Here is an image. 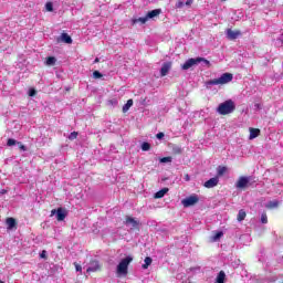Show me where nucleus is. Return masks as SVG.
I'll return each mask as SVG.
<instances>
[{
  "instance_id": "nucleus-1",
  "label": "nucleus",
  "mask_w": 283,
  "mask_h": 283,
  "mask_svg": "<svg viewBox=\"0 0 283 283\" xmlns=\"http://www.w3.org/2000/svg\"><path fill=\"white\" fill-rule=\"evenodd\" d=\"M231 81H233V74L223 73L220 75V77L206 81L205 85H206L207 90H211V87H213V85H227V84L231 83Z\"/></svg>"
},
{
  "instance_id": "nucleus-2",
  "label": "nucleus",
  "mask_w": 283,
  "mask_h": 283,
  "mask_svg": "<svg viewBox=\"0 0 283 283\" xmlns=\"http://www.w3.org/2000/svg\"><path fill=\"white\" fill-rule=\"evenodd\" d=\"M217 112L221 116L233 114V112H235V102L233 99H227L226 102L219 104Z\"/></svg>"
},
{
  "instance_id": "nucleus-3",
  "label": "nucleus",
  "mask_w": 283,
  "mask_h": 283,
  "mask_svg": "<svg viewBox=\"0 0 283 283\" xmlns=\"http://www.w3.org/2000/svg\"><path fill=\"white\" fill-rule=\"evenodd\" d=\"M132 262H134V256H132V255H128V256L122 259L116 269L117 275H119V276L127 275L129 264H132Z\"/></svg>"
},
{
  "instance_id": "nucleus-4",
  "label": "nucleus",
  "mask_w": 283,
  "mask_h": 283,
  "mask_svg": "<svg viewBox=\"0 0 283 283\" xmlns=\"http://www.w3.org/2000/svg\"><path fill=\"white\" fill-rule=\"evenodd\" d=\"M198 63H205V65H209V60H205V57L189 59L182 64L181 69L189 70L193 67V65H198Z\"/></svg>"
},
{
  "instance_id": "nucleus-5",
  "label": "nucleus",
  "mask_w": 283,
  "mask_h": 283,
  "mask_svg": "<svg viewBox=\"0 0 283 283\" xmlns=\"http://www.w3.org/2000/svg\"><path fill=\"white\" fill-rule=\"evenodd\" d=\"M199 201H200V198L198 197V195H192L184 199L181 201V205H184V207H193V205H198Z\"/></svg>"
},
{
  "instance_id": "nucleus-6",
  "label": "nucleus",
  "mask_w": 283,
  "mask_h": 283,
  "mask_svg": "<svg viewBox=\"0 0 283 283\" xmlns=\"http://www.w3.org/2000/svg\"><path fill=\"white\" fill-rule=\"evenodd\" d=\"M96 271H101V263L96 260H93L88 263L86 273H96Z\"/></svg>"
},
{
  "instance_id": "nucleus-7",
  "label": "nucleus",
  "mask_w": 283,
  "mask_h": 283,
  "mask_svg": "<svg viewBox=\"0 0 283 283\" xmlns=\"http://www.w3.org/2000/svg\"><path fill=\"white\" fill-rule=\"evenodd\" d=\"M251 182V177H240L237 181V189H244V187H248Z\"/></svg>"
},
{
  "instance_id": "nucleus-8",
  "label": "nucleus",
  "mask_w": 283,
  "mask_h": 283,
  "mask_svg": "<svg viewBox=\"0 0 283 283\" xmlns=\"http://www.w3.org/2000/svg\"><path fill=\"white\" fill-rule=\"evenodd\" d=\"M51 214L52 216H55L56 214V220L59 221V222H63V220H65V218H66V213H65V211H63L61 208H59L57 210L56 209H53L52 211H51Z\"/></svg>"
},
{
  "instance_id": "nucleus-9",
  "label": "nucleus",
  "mask_w": 283,
  "mask_h": 283,
  "mask_svg": "<svg viewBox=\"0 0 283 283\" xmlns=\"http://www.w3.org/2000/svg\"><path fill=\"white\" fill-rule=\"evenodd\" d=\"M218 182H220V179L218 177L210 178L203 184V187L206 189H213V187H218Z\"/></svg>"
},
{
  "instance_id": "nucleus-10",
  "label": "nucleus",
  "mask_w": 283,
  "mask_h": 283,
  "mask_svg": "<svg viewBox=\"0 0 283 283\" xmlns=\"http://www.w3.org/2000/svg\"><path fill=\"white\" fill-rule=\"evenodd\" d=\"M240 34H242L240 31H233L231 29L227 30V38L230 41H235V39H238V36H240Z\"/></svg>"
},
{
  "instance_id": "nucleus-11",
  "label": "nucleus",
  "mask_w": 283,
  "mask_h": 283,
  "mask_svg": "<svg viewBox=\"0 0 283 283\" xmlns=\"http://www.w3.org/2000/svg\"><path fill=\"white\" fill-rule=\"evenodd\" d=\"M126 227H130V229H136L139 224L138 221H136V219L132 218V217H126V221H125Z\"/></svg>"
},
{
  "instance_id": "nucleus-12",
  "label": "nucleus",
  "mask_w": 283,
  "mask_h": 283,
  "mask_svg": "<svg viewBox=\"0 0 283 283\" xmlns=\"http://www.w3.org/2000/svg\"><path fill=\"white\" fill-rule=\"evenodd\" d=\"M171 70V62H165L160 70L161 76H167L169 74V71Z\"/></svg>"
},
{
  "instance_id": "nucleus-13",
  "label": "nucleus",
  "mask_w": 283,
  "mask_h": 283,
  "mask_svg": "<svg viewBox=\"0 0 283 283\" xmlns=\"http://www.w3.org/2000/svg\"><path fill=\"white\" fill-rule=\"evenodd\" d=\"M160 12H163V10H160V9H155V10L148 11L146 14V18L148 19V21H149V19H156V17L160 15Z\"/></svg>"
},
{
  "instance_id": "nucleus-14",
  "label": "nucleus",
  "mask_w": 283,
  "mask_h": 283,
  "mask_svg": "<svg viewBox=\"0 0 283 283\" xmlns=\"http://www.w3.org/2000/svg\"><path fill=\"white\" fill-rule=\"evenodd\" d=\"M60 41L62 43L71 44L72 43V36H70V34H67V33H62L61 36L57 38L59 43H60Z\"/></svg>"
},
{
  "instance_id": "nucleus-15",
  "label": "nucleus",
  "mask_w": 283,
  "mask_h": 283,
  "mask_svg": "<svg viewBox=\"0 0 283 283\" xmlns=\"http://www.w3.org/2000/svg\"><path fill=\"white\" fill-rule=\"evenodd\" d=\"M147 21H149L147 19V15L142 17V18H137V19H133L132 20V25H136V23H140L142 25H145V23H147Z\"/></svg>"
},
{
  "instance_id": "nucleus-16",
  "label": "nucleus",
  "mask_w": 283,
  "mask_h": 283,
  "mask_svg": "<svg viewBox=\"0 0 283 283\" xmlns=\"http://www.w3.org/2000/svg\"><path fill=\"white\" fill-rule=\"evenodd\" d=\"M260 136V129L259 128H250V140H253Z\"/></svg>"
},
{
  "instance_id": "nucleus-17",
  "label": "nucleus",
  "mask_w": 283,
  "mask_h": 283,
  "mask_svg": "<svg viewBox=\"0 0 283 283\" xmlns=\"http://www.w3.org/2000/svg\"><path fill=\"white\" fill-rule=\"evenodd\" d=\"M7 226L8 229H14V227H17V220H14V218H8Z\"/></svg>"
},
{
  "instance_id": "nucleus-18",
  "label": "nucleus",
  "mask_w": 283,
  "mask_h": 283,
  "mask_svg": "<svg viewBox=\"0 0 283 283\" xmlns=\"http://www.w3.org/2000/svg\"><path fill=\"white\" fill-rule=\"evenodd\" d=\"M134 105V99H128L127 103L123 106V112L126 114V112H129V108Z\"/></svg>"
},
{
  "instance_id": "nucleus-19",
  "label": "nucleus",
  "mask_w": 283,
  "mask_h": 283,
  "mask_svg": "<svg viewBox=\"0 0 283 283\" xmlns=\"http://www.w3.org/2000/svg\"><path fill=\"white\" fill-rule=\"evenodd\" d=\"M169 191V188H164L155 193V198H165V195Z\"/></svg>"
},
{
  "instance_id": "nucleus-20",
  "label": "nucleus",
  "mask_w": 283,
  "mask_h": 283,
  "mask_svg": "<svg viewBox=\"0 0 283 283\" xmlns=\"http://www.w3.org/2000/svg\"><path fill=\"white\" fill-rule=\"evenodd\" d=\"M144 262H145V264H143L142 268L149 269V266H151V262H154V260L150 256H146Z\"/></svg>"
},
{
  "instance_id": "nucleus-21",
  "label": "nucleus",
  "mask_w": 283,
  "mask_h": 283,
  "mask_svg": "<svg viewBox=\"0 0 283 283\" xmlns=\"http://www.w3.org/2000/svg\"><path fill=\"white\" fill-rule=\"evenodd\" d=\"M224 277H227V274H224V271H220L217 276V283H224Z\"/></svg>"
},
{
  "instance_id": "nucleus-22",
  "label": "nucleus",
  "mask_w": 283,
  "mask_h": 283,
  "mask_svg": "<svg viewBox=\"0 0 283 283\" xmlns=\"http://www.w3.org/2000/svg\"><path fill=\"white\" fill-rule=\"evenodd\" d=\"M244 218H247V212L244 210H239L237 220L238 222H242V220H244Z\"/></svg>"
},
{
  "instance_id": "nucleus-23",
  "label": "nucleus",
  "mask_w": 283,
  "mask_h": 283,
  "mask_svg": "<svg viewBox=\"0 0 283 283\" xmlns=\"http://www.w3.org/2000/svg\"><path fill=\"white\" fill-rule=\"evenodd\" d=\"M217 174H218V176H224V174H227V167H224V166H219V167L217 168Z\"/></svg>"
},
{
  "instance_id": "nucleus-24",
  "label": "nucleus",
  "mask_w": 283,
  "mask_h": 283,
  "mask_svg": "<svg viewBox=\"0 0 283 283\" xmlns=\"http://www.w3.org/2000/svg\"><path fill=\"white\" fill-rule=\"evenodd\" d=\"M150 149H151V144L150 143L144 142L142 144V150L143 151H149Z\"/></svg>"
},
{
  "instance_id": "nucleus-25",
  "label": "nucleus",
  "mask_w": 283,
  "mask_h": 283,
  "mask_svg": "<svg viewBox=\"0 0 283 283\" xmlns=\"http://www.w3.org/2000/svg\"><path fill=\"white\" fill-rule=\"evenodd\" d=\"M46 65H56V57L54 56H49L46 59Z\"/></svg>"
},
{
  "instance_id": "nucleus-26",
  "label": "nucleus",
  "mask_w": 283,
  "mask_h": 283,
  "mask_svg": "<svg viewBox=\"0 0 283 283\" xmlns=\"http://www.w3.org/2000/svg\"><path fill=\"white\" fill-rule=\"evenodd\" d=\"M222 235H224V233H222V231L217 232V233L212 237L213 242H218V240H220V238H222Z\"/></svg>"
},
{
  "instance_id": "nucleus-27",
  "label": "nucleus",
  "mask_w": 283,
  "mask_h": 283,
  "mask_svg": "<svg viewBox=\"0 0 283 283\" xmlns=\"http://www.w3.org/2000/svg\"><path fill=\"white\" fill-rule=\"evenodd\" d=\"M45 9L48 12H54V4H52V2H46Z\"/></svg>"
},
{
  "instance_id": "nucleus-28",
  "label": "nucleus",
  "mask_w": 283,
  "mask_h": 283,
  "mask_svg": "<svg viewBox=\"0 0 283 283\" xmlns=\"http://www.w3.org/2000/svg\"><path fill=\"white\" fill-rule=\"evenodd\" d=\"M19 142L15 139L9 138L7 142L8 147H14V145H18Z\"/></svg>"
},
{
  "instance_id": "nucleus-29",
  "label": "nucleus",
  "mask_w": 283,
  "mask_h": 283,
  "mask_svg": "<svg viewBox=\"0 0 283 283\" xmlns=\"http://www.w3.org/2000/svg\"><path fill=\"white\" fill-rule=\"evenodd\" d=\"M174 154H182V148L180 146H172Z\"/></svg>"
},
{
  "instance_id": "nucleus-30",
  "label": "nucleus",
  "mask_w": 283,
  "mask_h": 283,
  "mask_svg": "<svg viewBox=\"0 0 283 283\" xmlns=\"http://www.w3.org/2000/svg\"><path fill=\"white\" fill-rule=\"evenodd\" d=\"M77 137H78V133L73 132L69 135V140H76Z\"/></svg>"
},
{
  "instance_id": "nucleus-31",
  "label": "nucleus",
  "mask_w": 283,
  "mask_h": 283,
  "mask_svg": "<svg viewBox=\"0 0 283 283\" xmlns=\"http://www.w3.org/2000/svg\"><path fill=\"white\" fill-rule=\"evenodd\" d=\"M261 222L262 224H266V222H269V218L266 217V213L261 214Z\"/></svg>"
},
{
  "instance_id": "nucleus-32",
  "label": "nucleus",
  "mask_w": 283,
  "mask_h": 283,
  "mask_svg": "<svg viewBox=\"0 0 283 283\" xmlns=\"http://www.w3.org/2000/svg\"><path fill=\"white\" fill-rule=\"evenodd\" d=\"M93 78H103V74L98 71L93 72Z\"/></svg>"
},
{
  "instance_id": "nucleus-33",
  "label": "nucleus",
  "mask_w": 283,
  "mask_h": 283,
  "mask_svg": "<svg viewBox=\"0 0 283 283\" xmlns=\"http://www.w3.org/2000/svg\"><path fill=\"white\" fill-rule=\"evenodd\" d=\"M268 207L270 209H275V207H277V201H270V202H268Z\"/></svg>"
},
{
  "instance_id": "nucleus-34",
  "label": "nucleus",
  "mask_w": 283,
  "mask_h": 283,
  "mask_svg": "<svg viewBox=\"0 0 283 283\" xmlns=\"http://www.w3.org/2000/svg\"><path fill=\"white\" fill-rule=\"evenodd\" d=\"M108 105H112L113 107H116V105H118V99L113 98V99L108 101Z\"/></svg>"
},
{
  "instance_id": "nucleus-35",
  "label": "nucleus",
  "mask_w": 283,
  "mask_h": 283,
  "mask_svg": "<svg viewBox=\"0 0 283 283\" xmlns=\"http://www.w3.org/2000/svg\"><path fill=\"white\" fill-rule=\"evenodd\" d=\"M17 145H18L19 149H21V151H27V150H28V148L25 147V145L21 144V142H18Z\"/></svg>"
},
{
  "instance_id": "nucleus-36",
  "label": "nucleus",
  "mask_w": 283,
  "mask_h": 283,
  "mask_svg": "<svg viewBox=\"0 0 283 283\" xmlns=\"http://www.w3.org/2000/svg\"><path fill=\"white\" fill-rule=\"evenodd\" d=\"M40 258H42V260H48V251L43 250V251L40 253Z\"/></svg>"
},
{
  "instance_id": "nucleus-37",
  "label": "nucleus",
  "mask_w": 283,
  "mask_h": 283,
  "mask_svg": "<svg viewBox=\"0 0 283 283\" xmlns=\"http://www.w3.org/2000/svg\"><path fill=\"white\" fill-rule=\"evenodd\" d=\"M159 161L160 163H171V157H163Z\"/></svg>"
},
{
  "instance_id": "nucleus-38",
  "label": "nucleus",
  "mask_w": 283,
  "mask_h": 283,
  "mask_svg": "<svg viewBox=\"0 0 283 283\" xmlns=\"http://www.w3.org/2000/svg\"><path fill=\"white\" fill-rule=\"evenodd\" d=\"M29 96H36V90L30 88L29 90Z\"/></svg>"
},
{
  "instance_id": "nucleus-39",
  "label": "nucleus",
  "mask_w": 283,
  "mask_h": 283,
  "mask_svg": "<svg viewBox=\"0 0 283 283\" xmlns=\"http://www.w3.org/2000/svg\"><path fill=\"white\" fill-rule=\"evenodd\" d=\"M74 265H75V271H77L80 273L83 271V266H81L80 264L74 263Z\"/></svg>"
},
{
  "instance_id": "nucleus-40",
  "label": "nucleus",
  "mask_w": 283,
  "mask_h": 283,
  "mask_svg": "<svg viewBox=\"0 0 283 283\" xmlns=\"http://www.w3.org/2000/svg\"><path fill=\"white\" fill-rule=\"evenodd\" d=\"M156 138H158V140H163V138H165V133H158Z\"/></svg>"
},
{
  "instance_id": "nucleus-41",
  "label": "nucleus",
  "mask_w": 283,
  "mask_h": 283,
  "mask_svg": "<svg viewBox=\"0 0 283 283\" xmlns=\"http://www.w3.org/2000/svg\"><path fill=\"white\" fill-rule=\"evenodd\" d=\"M184 6H185L184 1H178L176 4L177 8H184Z\"/></svg>"
},
{
  "instance_id": "nucleus-42",
  "label": "nucleus",
  "mask_w": 283,
  "mask_h": 283,
  "mask_svg": "<svg viewBox=\"0 0 283 283\" xmlns=\"http://www.w3.org/2000/svg\"><path fill=\"white\" fill-rule=\"evenodd\" d=\"M186 182H189V180H191V177L189 175H185V178Z\"/></svg>"
},
{
  "instance_id": "nucleus-43",
  "label": "nucleus",
  "mask_w": 283,
  "mask_h": 283,
  "mask_svg": "<svg viewBox=\"0 0 283 283\" xmlns=\"http://www.w3.org/2000/svg\"><path fill=\"white\" fill-rule=\"evenodd\" d=\"M191 3H193V0H187L186 1V6H191Z\"/></svg>"
},
{
  "instance_id": "nucleus-44",
  "label": "nucleus",
  "mask_w": 283,
  "mask_h": 283,
  "mask_svg": "<svg viewBox=\"0 0 283 283\" xmlns=\"http://www.w3.org/2000/svg\"><path fill=\"white\" fill-rule=\"evenodd\" d=\"M189 271H200V268H190Z\"/></svg>"
},
{
  "instance_id": "nucleus-45",
  "label": "nucleus",
  "mask_w": 283,
  "mask_h": 283,
  "mask_svg": "<svg viewBox=\"0 0 283 283\" xmlns=\"http://www.w3.org/2000/svg\"><path fill=\"white\" fill-rule=\"evenodd\" d=\"M254 107H255L256 109H261V108H262V107L260 106V104H255Z\"/></svg>"
},
{
  "instance_id": "nucleus-46",
  "label": "nucleus",
  "mask_w": 283,
  "mask_h": 283,
  "mask_svg": "<svg viewBox=\"0 0 283 283\" xmlns=\"http://www.w3.org/2000/svg\"><path fill=\"white\" fill-rule=\"evenodd\" d=\"M101 62V60L98 59V57H96L95 60H94V63H99Z\"/></svg>"
},
{
  "instance_id": "nucleus-47",
  "label": "nucleus",
  "mask_w": 283,
  "mask_h": 283,
  "mask_svg": "<svg viewBox=\"0 0 283 283\" xmlns=\"http://www.w3.org/2000/svg\"><path fill=\"white\" fill-rule=\"evenodd\" d=\"M0 283H4L3 281H0Z\"/></svg>"
}]
</instances>
